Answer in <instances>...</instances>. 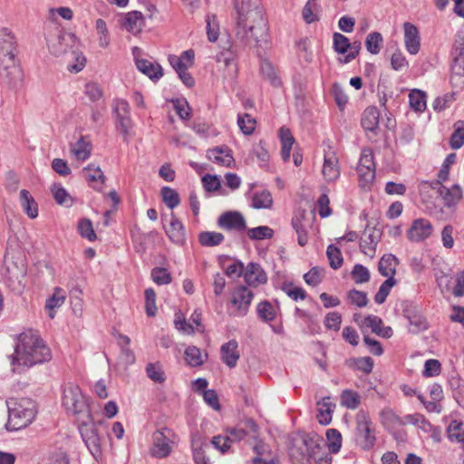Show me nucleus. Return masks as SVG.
I'll return each instance as SVG.
<instances>
[{
	"mask_svg": "<svg viewBox=\"0 0 464 464\" xmlns=\"http://www.w3.org/2000/svg\"><path fill=\"white\" fill-rule=\"evenodd\" d=\"M237 12V35L249 44L266 40L267 27L259 0H235Z\"/></svg>",
	"mask_w": 464,
	"mask_h": 464,
	"instance_id": "obj_1",
	"label": "nucleus"
},
{
	"mask_svg": "<svg viewBox=\"0 0 464 464\" xmlns=\"http://www.w3.org/2000/svg\"><path fill=\"white\" fill-rule=\"evenodd\" d=\"M51 358V350L38 333L29 330L20 334L12 358V364L16 365L17 371H20L21 367L28 368L47 362Z\"/></svg>",
	"mask_w": 464,
	"mask_h": 464,
	"instance_id": "obj_2",
	"label": "nucleus"
},
{
	"mask_svg": "<svg viewBox=\"0 0 464 464\" xmlns=\"http://www.w3.org/2000/svg\"><path fill=\"white\" fill-rule=\"evenodd\" d=\"M27 274L26 258L20 250L7 248L5 256L4 277L7 286L21 293L25 285Z\"/></svg>",
	"mask_w": 464,
	"mask_h": 464,
	"instance_id": "obj_3",
	"label": "nucleus"
},
{
	"mask_svg": "<svg viewBox=\"0 0 464 464\" xmlns=\"http://www.w3.org/2000/svg\"><path fill=\"white\" fill-rule=\"evenodd\" d=\"M8 420L5 428L9 431H15L29 426L37 414V406L34 401L29 398L11 399L7 401Z\"/></svg>",
	"mask_w": 464,
	"mask_h": 464,
	"instance_id": "obj_4",
	"label": "nucleus"
},
{
	"mask_svg": "<svg viewBox=\"0 0 464 464\" xmlns=\"http://www.w3.org/2000/svg\"><path fill=\"white\" fill-rule=\"evenodd\" d=\"M62 404L68 413L76 417L77 422L89 420L92 416L86 398L81 388L73 382H67L63 386Z\"/></svg>",
	"mask_w": 464,
	"mask_h": 464,
	"instance_id": "obj_5",
	"label": "nucleus"
},
{
	"mask_svg": "<svg viewBox=\"0 0 464 464\" xmlns=\"http://www.w3.org/2000/svg\"><path fill=\"white\" fill-rule=\"evenodd\" d=\"M78 427L86 447L93 458L99 460L102 458V437L93 421L92 416H90L89 420H82L79 421Z\"/></svg>",
	"mask_w": 464,
	"mask_h": 464,
	"instance_id": "obj_6",
	"label": "nucleus"
},
{
	"mask_svg": "<svg viewBox=\"0 0 464 464\" xmlns=\"http://www.w3.org/2000/svg\"><path fill=\"white\" fill-rule=\"evenodd\" d=\"M16 53L14 36L6 31L0 33V70L5 71L8 74V71L18 63Z\"/></svg>",
	"mask_w": 464,
	"mask_h": 464,
	"instance_id": "obj_7",
	"label": "nucleus"
},
{
	"mask_svg": "<svg viewBox=\"0 0 464 464\" xmlns=\"http://www.w3.org/2000/svg\"><path fill=\"white\" fill-rule=\"evenodd\" d=\"M176 438V434L168 428L157 430L152 435L151 456L158 459L168 457L172 451Z\"/></svg>",
	"mask_w": 464,
	"mask_h": 464,
	"instance_id": "obj_8",
	"label": "nucleus"
},
{
	"mask_svg": "<svg viewBox=\"0 0 464 464\" xmlns=\"http://www.w3.org/2000/svg\"><path fill=\"white\" fill-rule=\"evenodd\" d=\"M356 431L361 447L370 450L375 442L374 430L372 428V420L367 411L361 410L356 414Z\"/></svg>",
	"mask_w": 464,
	"mask_h": 464,
	"instance_id": "obj_9",
	"label": "nucleus"
},
{
	"mask_svg": "<svg viewBox=\"0 0 464 464\" xmlns=\"http://www.w3.org/2000/svg\"><path fill=\"white\" fill-rule=\"evenodd\" d=\"M357 172L360 186L363 188H370L375 178V164L372 149L365 148L362 150Z\"/></svg>",
	"mask_w": 464,
	"mask_h": 464,
	"instance_id": "obj_10",
	"label": "nucleus"
},
{
	"mask_svg": "<svg viewBox=\"0 0 464 464\" xmlns=\"http://www.w3.org/2000/svg\"><path fill=\"white\" fill-rule=\"evenodd\" d=\"M253 298L252 290L244 285L237 287L231 296L230 314L235 317L245 316L248 313Z\"/></svg>",
	"mask_w": 464,
	"mask_h": 464,
	"instance_id": "obj_11",
	"label": "nucleus"
},
{
	"mask_svg": "<svg viewBox=\"0 0 464 464\" xmlns=\"http://www.w3.org/2000/svg\"><path fill=\"white\" fill-rule=\"evenodd\" d=\"M381 237L382 230L380 228L367 225L361 237L360 247L362 252L372 257Z\"/></svg>",
	"mask_w": 464,
	"mask_h": 464,
	"instance_id": "obj_12",
	"label": "nucleus"
},
{
	"mask_svg": "<svg viewBox=\"0 0 464 464\" xmlns=\"http://www.w3.org/2000/svg\"><path fill=\"white\" fill-rule=\"evenodd\" d=\"M433 231L431 223L425 218H417L412 221L407 237L412 242H420L430 237Z\"/></svg>",
	"mask_w": 464,
	"mask_h": 464,
	"instance_id": "obj_13",
	"label": "nucleus"
},
{
	"mask_svg": "<svg viewBox=\"0 0 464 464\" xmlns=\"http://www.w3.org/2000/svg\"><path fill=\"white\" fill-rule=\"evenodd\" d=\"M218 227L227 230L244 231L246 228V219L237 211L222 214L218 221Z\"/></svg>",
	"mask_w": 464,
	"mask_h": 464,
	"instance_id": "obj_14",
	"label": "nucleus"
},
{
	"mask_svg": "<svg viewBox=\"0 0 464 464\" xmlns=\"http://www.w3.org/2000/svg\"><path fill=\"white\" fill-rule=\"evenodd\" d=\"M380 112L376 107H368L362 114L361 124L370 139L377 136Z\"/></svg>",
	"mask_w": 464,
	"mask_h": 464,
	"instance_id": "obj_15",
	"label": "nucleus"
},
{
	"mask_svg": "<svg viewBox=\"0 0 464 464\" xmlns=\"http://www.w3.org/2000/svg\"><path fill=\"white\" fill-rule=\"evenodd\" d=\"M113 111L116 114L118 124L123 134H127L130 126V106L127 101L116 99L113 101Z\"/></svg>",
	"mask_w": 464,
	"mask_h": 464,
	"instance_id": "obj_16",
	"label": "nucleus"
},
{
	"mask_svg": "<svg viewBox=\"0 0 464 464\" xmlns=\"http://www.w3.org/2000/svg\"><path fill=\"white\" fill-rule=\"evenodd\" d=\"M404 44L407 52L417 54L420 48V37L418 28L410 22L403 24Z\"/></svg>",
	"mask_w": 464,
	"mask_h": 464,
	"instance_id": "obj_17",
	"label": "nucleus"
},
{
	"mask_svg": "<svg viewBox=\"0 0 464 464\" xmlns=\"http://www.w3.org/2000/svg\"><path fill=\"white\" fill-rule=\"evenodd\" d=\"M322 174L328 182H334L340 177V168L338 159L334 152L324 153Z\"/></svg>",
	"mask_w": 464,
	"mask_h": 464,
	"instance_id": "obj_18",
	"label": "nucleus"
},
{
	"mask_svg": "<svg viewBox=\"0 0 464 464\" xmlns=\"http://www.w3.org/2000/svg\"><path fill=\"white\" fill-rule=\"evenodd\" d=\"M244 278L249 286L254 287L266 284L267 281L265 271L257 263H249L246 266L244 270Z\"/></svg>",
	"mask_w": 464,
	"mask_h": 464,
	"instance_id": "obj_19",
	"label": "nucleus"
},
{
	"mask_svg": "<svg viewBox=\"0 0 464 464\" xmlns=\"http://www.w3.org/2000/svg\"><path fill=\"white\" fill-rule=\"evenodd\" d=\"M220 355L222 362L230 369L234 368L237 364V361L240 358V353L238 350V343L236 340H230L227 343L221 345Z\"/></svg>",
	"mask_w": 464,
	"mask_h": 464,
	"instance_id": "obj_20",
	"label": "nucleus"
},
{
	"mask_svg": "<svg viewBox=\"0 0 464 464\" xmlns=\"http://www.w3.org/2000/svg\"><path fill=\"white\" fill-rule=\"evenodd\" d=\"M404 315L408 319L410 326L409 330L412 334H419L425 331L428 328V323L426 318L420 313V311L414 308H405Z\"/></svg>",
	"mask_w": 464,
	"mask_h": 464,
	"instance_id": "obj_21",
	"label": "nucleus"
},
{
	"mask_svg": "<svg viewBox=\"0 0 464 464\" xmlns=\"http://www.w3.org/2000/svg\"><path fill=\"white\" fill-rule=\"evenodd\" d=\"M217 63L220 69H224L225 78L234 79L237 73V66L235 62V54L227 50L217 55Z\"/></svg>",
	"mask_w": 464,
	"mask_h": 464,
	"instance_id": "obj_22",
	"label": "nucleus"
},
{
	"mask_svg": "<svg viewBox=\"0 0 464 464\" xmlns=\"http://www.w3.org/2000/svg\"><path fill=\"white\" fill-rule=\"evenodd\" d=\"M437 192L442 197L445 206L448 208L455 207L462 198V188L455 184L451 188L439 186Z\"/></svg>",
	"mask_w": 464,
	"mask_h": 464,
	"instance_id": "obj_23",
	"label": "nucleus"
},
{
	"mask_svg": "<svg viewBox=\"0 0 464 464\" xmlns=\"http://www.w3.org/2000/svg\"><path fill=\"white\" fill-rule=\"evenodd\" d=\"M207 156L209 160L220 166L230 167L234 163V158L231 151L227 147H217L212 150H208Z\"/></svg>",
	"mask_w": 464,
	"mask_h": 464,
	"instance_id": "obj_24",
	"label": "nucleus"
},
{
	"mask_svg": "<svg viewBox=\"0 0 464 464\" xmlns=\"http://www.w3.org/2000/svg\"><path fill=\"white\" fill-rule=\"evenodd\" d=\"M165 232L173 243L177 245L184 244L186 240L184 227L173 213L171 214L169 227L165 228Z\"/></svg>",
	"mask_w": 464,
	"mask_h": 464,
	"instance_id": "obj_25",
	"label": "nucleus"
},
{
	"mask_svg": "<svg viewBox=\"0 0 464 464\" xmlns=\"http://www.w3.org/2000/svg\"><path fill=\"white\" fill-rule=\"evenodd\" d=\"M195 53L193 50L184 51L179 56L171 54L169 62L175 71L188 70L193 65Z\"/></svg>",
	"mask_w": 464,
	"mask_h": 464,
	"instance_id": "obj_26",
	"label": "nucleus"
},
{
	"mask_svg": "<svg viewBox=\"0 0 464 464\" xmlns=\"http://www.w3.org/2000/svg\"><path fill=\"white\" fill-rule=\"evenodd\" d=\"M450 82L453 88L462 89L464 86V58H453L451 64Z\"/></svg>",
	"mask_w": 464,
	"mask_h": 464,
	"instance_id": "obj_27",
	"label": "nucleus"
},
{
	"mask_svg": "<svg viewBox=\"0 0 464 464\" xmlns=\"http://www.w3.org/2000/svg\"><path fill=\"white\" fill-rule=\"evenodd\" d=\"M137 69L151 80H159L162 75V68L158 63H153L148 60H136Z\"/></svg>",
	"mask_w": 464,
	"mask_h": 464,
	"instance_id": "obj_28",
	"label": "nucleus"
},
{
	"mask_svg": "<svg viewBox=\"0 0 464 464\" xmlns=\"http://www.w3.org/2000/svg\"><path fill=\"white\" fill-rule=\"evenodd\" d=\"M245 427H237L227 430L231 441L240 440L248 434H256L257 432V425L252 419L244 421Z\"/></svg>",
	"mask_w": 464,
	"mask_h": 464,
	"instance_id": "obj_29",
	"label": "nucleus"
},
{
	"mask_svg": "<svg viewBox=\"0 0 464 464\" xmlns=\"http://www.w3.org/2000/svg\"><path fill=\"white\" fill-rule=\"evenodd\" d=\"M279 139L281 141V156L284 161H288L292 147L295 143V139L289 129L282 127L278 131Z\"/></svg>",
	"mask_w": 464,
	"mask_h": 464,
	"instance_id": "obj_30",
	"label": "nucleus"
},
{
	"mask_svg": "<svg viewBox=\"0 0 464 464\" xmlns=\"http://www.w3.org/2000/svg\"><path fill=\"white\" fill-rule=\"evenodd\" d=\"M143 22V15L140 12H129L123 19L122 26L128 32L136 34L140 32Z\"/></svg>",
	"mask_w": 464,
	"mask_h": 464,
	"instance_id": "obj_31",
	"label": "nucleus"
},
{
	"mask_svg": "<svg viewBox=\"0 0 464 464\" xmlns=\"http://www.w3.org/2000/svg\"><path fill=\"white\" fill-rule=\"evenodd\" d=\"M398 263V259L394 255H384L379 261L378 270L383 276L388 278L394 277Z\"/></svg>",
	"mask_w": 464,
	"mask_h": 464,
	"instance_id": "obj_32",
	"label": "nucleus"
},
{
	"mask_svg": "<svg viewBox=\"0 0 464 464\" xmlns=\"http://www.w3.org/2000/svg\"><path fill=\"white\" fill-rule=\"evenodd\" d=\"M318 414L317 419L321 424L327 425L332 420V413L335 407L331 401V397H324L321 401L317 403Z\"/></svg>",
	"mask_w": 464,
	"mask_h": 464,
	"instance_id": "obj_33",
	"label": "nucleus"
},
{
	"mask_svg": "<svg viewBox=\"0 0 464 464\" xmlns=\"http://www.w3.org/2000/svg\"><path fill=\"white\" fill-rule=\"evenodd\" d=\"M20 203L23 210L30 218H35L38 216V205L28 190L22 189L20 191Z\"/></svg>",
	"mask_w": 464,
	"mask_h": 464,
	"instance_id": "obj_34",
	"label": "nucleus"
},
{
	"mask_svg": "<svg viewBox=\"0 0 464 464\" xmlns=\"http://www.w3.org/2000/svg\"><path fill=\"white\" fill-rule=\"evenodd\" d=\"M65 301V292L59 287L54 289V292L51 297L46 300L45 308L49 310V316L54 317L53 310L63 305Z\"/></svg>",
	"mask_w": 464,
	"mask_h": 464,
	"instance_id": "obj_35",
	"label": "nucleus"
},
{
	"mask_svg": "<svg viewBox=\"0 0 464 464\" xmlns=\"http://www.w3.org/2000/svg\"><path fill=\"white\" fill-rule=\"evenodd\" d=\"M273 205V198L268 190L256 192L252 197L251 206L256 209L270 208Z\"/></svg>",
	"mask_w": 464,
	"mask_h": 464,
	"instance_id": "obj_36",
	"label": "nucleus"
},
{
	"mask_svg": "<svg viewBox=\"0 0 464 464\" xmlns=\"http://www.w3.org/2000/svg\"><path fill=\"white\" fill-rule=\"evenodd\" d=\"M51 192L57 204L65 207H71L73 203V198L70 196L67 190L59 184H53L51 187Z\"/></svg>",
	"mask_w": 464,
	"mask_h": 464,
	"instance_id": "obj_37",
	"label": "nucleus"
},
{
	"mask_svg": "<svg viewBox=\"0 0 464 464\" xmlns=\"http://www.w3.org/2000/svg\"><path fill=\"white\" fill-rule=\"evenodd\" d=\"M256 313L258 318L264 322H271L276 317V308L268 301L260 302Z\"/></svg>",
	"mask_w": 464,
	"mask_h": 464,
	"instance_id": "obj_38",
	"label": "nucleus"
},
{
	"mask_svg": "<svg viewBox=\"0 0 464 464\" xmlns=\"http://www.w3.org/2000/svg\"><path fill=\"white\" fill-rule=\"evenodd\" d=\"M260 72L262 76L267 80L273 86L278 87L281 84L280 78L277 76L276 71L273 64L265 60L262 61L260 65Z\"/></svg>",
	"mask_w": 464,
	"mask_h": 464,
	"instance_id": "obj_39",
	"label": "nucleus"
},
{
	"mask_svg": "<svg viewBox=\"0 0 464 464\" xmlns=\"http://www.w3.org/2000/svg\"><path fill=\"white\" fill-rule=\"evenodd\" d=\"M224 240L223 234L214 231H204L198 235V241L203 246H216Z\"/></svg>",
	"mask_w": 464,
	"mask_h": 464,
	"instance_id": "obj_40",
	"label": "nucleus"
},
{
	"mask_svg": "<svg viewBox=\"0 0 464 464\" xmlns=\"http://www.w3.org/2000/svg\"><path fill=\"white\" fill-rule=\"evenodd\" d=\"M71 151L79 160H85L91 155V144L84 138H81L71 148Z\"/></svg>",
	"mask_w": 464,
	"mask_h": 464,
	"instance_id": "obj_41",
	"label": "nucleus"
},
{
	"mask_svg": "<svg viewBox=\"0 0 464 464\" xmlns=\"http://www.w3.org/2000/svg\"><path fill=\"white\" fill-rule=\"evenodd\" d=\"M207 354L203 355L200 349L196 346H188L185 350V360L192 367L200 366L204 363Z\"/></svg>",
	"mask_w": 464,
	"mask_h": 464,
	"instance_id": "obj_42",
	"label": "nucleus"
},
{
	"mask_svg": "<svg viewBox=\"0 0 464 464\" xmlns=\"http://www.w3.org/2000/svg\"><path fill=\"white\" fill-rule=\"evenodd\" d=\"M146 373L151 381L157 383H162L166 380L162 365L159 362L148 363L146 366Z\"/></svg>",
	"mask_w": 464,
	"mask_h": 464,
	"instance_id": "obj_43",
	"label": "nucleus"
},
{
	"mask_svg": "<svg viewBox=\"0 0 464 464\" xmlns=\"http://www.w3.org/2000/svg\"><path fill=\"white\" fill-rule=\"evenodd\" d=\"M411 108L416 111H423L426 109V94L420 90H413L409 94Z\"/></svg>",
	"mask_w": 464,
	"mask_h": 464,
	"instance_id": "obj_44",
	"label": "nucleus"
},
{
	"mask_svg": "<svg viewBox=\"0 0 464 464\" xmlns=\"http://www.w3.org/2000/svg\"><path fill=\"white\" fill-rule=\"evenodd\" d=\"M454 129V132L450 136V145L452 150H458L464 144V122L461 121L455 122Z\"/></svg>",
	"mask_w": 464,
	"mask_h": 464,
	"instance_id": "obj_45",
	"label": "nucleus"
},
{
	"mask_svg": "<svg viewBox=\"0 0 464 464\" xmlns=\"http://www.w3.org/2000/svg\"><path fill=\"white\" fill-rule=\"evenodd\" d=\"M319 5L317 0H308L302 11V16L307 24H312L319 19Z\"/></svg>",
	"mask_w": 464,
	"mask_h": 464,
	"instance_id": "obj_46",
	"label": "nucleus"
},
{
	"mask_svg": "<svg viewBox=\"0 0 464 464\" xmlns=\"http://www.w3.org/2000/svg\"><path fill=\"white\" fill-rule=\"evenodd\" d=\"M380 420L385 427H394L405 424L404 421L390 408H385L380 412Z\"/></svg>",
	"mask_w": 464,
	"mask_h": 464,
	"instance_id": "obj_47",
	"label": "nucleus"
},
{
	"mask_svg": "<svg viewBox=\"0 0 464 464\" xmlns=\"http://www.w3.org/2000/svg\"><path fill=\"white\" fill-rule=\"evenodd\" d=\"M361 403L360 395L352 390H344L341 394V404L348 409L354 410Z\"/></svg>",
	"mask_w": 464,
	"mask_h": 464,
	"instance_id": "obj_48",
	"label": "nucleus"
},
{
	"mask_svg": "<svg viewBox=\"0 0 464 464\" xmlns=\"http://www.w3.org/2000/svg\"><path fill=\"white\" fill-rule=\"evenodd\" d=\"M382 41L383 38L380 33L373 32L369 34L365 41L367 51L372 54H378L381 51Z\"/></svg>",
	"mask_w": 464,
	"mask_h": 464,
	"instance_id": "obj_49",
	"label": "nucleus"
},
{
	"mask_svg": "<svg viewBox=\"0 0 464 464\" xmlns=\"http://www.w3.org/2000/svg\"><path fill=\"white\" fill-rule=\"evenodd\" d=\"M326 256L333 269L336 270L342 266L343 258L341 250L335 245L331 244L327 246Z\"/></svg>",
	"mask_w": 464,
	"mask_h": 464,
	"instance_id": "obj_50",
	"label": "nucleus"
},
{
	"mask_svg": "<svg viewBox=\"0 0 464 464\" xmlns=\"http://www.w3.org/2000/svg\"><path fill=\"white\" fill-rule=\"evenodd\" d=\"M396 280L394 277L387 278L380 286L378 292L374 296V301L382 304L385 302L387 296L389 295L391 289L395 285Z\"/></svg>",
	"mask_w": 464,
	"mask_h": 464,
	"instance_id": "obj_51",
	"label": "nucleus"
},
{
	"mask_svg": "<svg viewBox=\"0 0 464 464\" xmlns=\"http://www.w3.org/2000/svg\"><path fill=\"white\" fill-rule=\"evenodd\" d=\"M237 124L245 135H250L254 132L256 122V120L250 116V114L245 113L243 115H238Z\"/></svg>",
	"mask_w": 464,
	"mask_h": 464,
	"instance_id": "obj_52",
	"label": "nucleus"
},
{
	"mask_svg": "<svg viewBox=\"0 0 464 464\" xmlns=\"http://www.w3.org/2000/svg\"><path fill=\"white\" fill-rule=\"evenodd\" d=\"M405 423L416 425L425 433L430 430V422L420 413L409 414L405 417Z\"/></svg>",
	"mask_w": 464,
	"mask_h": 464,
	"instance_id": "obj_53",
	"label": "nucleus"
},
{
	"mask_svg": "<svg viewBox=\"0 0 464 464\" xmlns=\"http://www.w3.org/2000/svg\"><path fill=\"white\" fill-rule=\"evenodd\" d=\"M83 177L88 182L101 181L104 183L105 177L100 167L91 164L82 169Z\"/></svg>",
	"mask_w": 464,
	"mask_h": 464,
	"instance_id": "obj_54",
	"label": "nucleus"
},
{
	"mask_svg": "<svg viewBox=\"0 0 464 464\" xmlns=\"http://www.w3.org/2000/svg\"><path fill=\"white\" fill-rule=\"evenodd\" d=\"M161 197L163 202L170 209H173L179 204V196L173 188L163 187L161 189Z\"/></svg>",
	"mask_w": 464,
	"mask_h": 464,
	"instance_id": "obj_55",
	"label": "nucleus"
},
{
	"mask_svg": "<svg viewBox=\"0 0 464 464\" xmlns=\"http://www.w3.org/2000/svg\"><path fill=\"white\" fill-rule=\"evenodd\" d=\"M334 49L337 53L345 54L348 53L350 45V40L340 33H334L333 35Z\"/></svg>",
	"mask_w": 464,
	"mask_h": 464,
	"instance_id": "obj_56",
	"label": "nucleus"
},
{
	"mask_svg": "<svg viewBox=\"0 0 464 464\" xmlns=\"http://www.w3.org/2000/svg\"><path fill=\"white\" fill-rule=\"evenodd\" d=\"M247 235L252 240H263L271 238L274 235V230L269 227L260 226L248 229Z\"/></svg>",
	"mask_w": 464,
	"mask_h": 464,
	"instance_id": "obj_57",
	"label": "nucleus"
},
{
	"mask_svg": "<svg viewBox=\"0 0 464 464\" xmlns=\"http://www.w3.org/2000/svg\"><path fill=\"white\" fill-rule=\"evenodd\" d=\"M326 438L329 441V450L337 453L342 446L341 433L335 429H330L326 431Z\"/></svg>",
	"mask_w": 464,
	"mask_h": 464,
	"instance_id": "obj_58",
	"label": "nucleus"
},
{
	"mask_svg": "<svg viewBox=\"0 0 464 464\" xmlns=\"http://www.w3.org/2000/svg\"><path fill=\"white\" fill-rule=\"evenodd\" d=\"M351 275L356 284H363L370 280L368 268L360 264H356L353 266Z\"/></svg>",
	"mask_w": 464,
	"mask_h": 464,
	"instance_id": "obj_59",
	"label": "nucleus"
},
{
	"mask_svg": "<svg viewBox=\"0 0 464 464\" xmlns=\"http://www.w3.org/2000/svg\"><path fill=\"white\" fill-rule=\"evenodd\" d=\"M464 429L461 422L451 421L448 428V437L451 441L460 442L463 440Z\"/></svg>",
	"mask_w": 464,
	"mask_h": 464,
	"instance_id": "obj_60",
	"label": "nucleus"
},
{
	"mask_svg": "<svg viewBox=\"0 0 464 464\" xmlns=\"http://www.w3.org/2000/svg\"><path fill=\"white\" fill-rule=\"evenodd\" d=\"M145 309L148 316H154L157 313L156 294L152 288L145 290Z\"/></svg>",
	"mask_w": 464,
	"mask_h": 464,
	"instance_id": "obj_61",
	"label": "nucleus"
},
{
	"mask_svg": "<svg viewBox=\"0 0 464 464\" xmlns=\"http://www.w3.org/2000/svg\"><path fill=\"white\" fill-rule=\"evenodd\" d=\"M78 230L81 236L89 241L96 239V234L92 227V223L90 219H82L78 224Z\"/></svg>",
	"mask_w": 464,
	"mask_h": 464,
	"instance_id": "obj_62",
	"label": "nucleus"
},
{
	"mask_svg": "<svg viewBox=\"0 0 464 464\" xmlns=\"http://www.w3.org/2000/svg\"><path fill=\"white\" fill-rule=\"evenodd\" d=\"M382 324V321L380 317L376 315H368L361 321L359 326L362 331L366 328H371L373 333L378 334V332H380Z\"/></svg>",
	"mask_w": 464,
	"mask_h": 464,
	"instance_id": "obj_63",
	"label": "nucleus"
},
{
	"mask_svg": "<svg viewBox=\"0 0 464 464\" xmlns=\"http://www.w3.org/2000/svg\"><path fill=\"white\" fill-rule=\"evenodd\" d=\"M151 277L158 285H167L171 282V276L166 268L155 267L151 271Z\"/></svg>",
	"mask_w": 464,
	"mask_h": 464,
	"instance_id": "obj_64",
	"label": "nucleus"
}]
</instances>
